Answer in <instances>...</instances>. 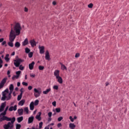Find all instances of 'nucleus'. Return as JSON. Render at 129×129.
<instances>
[{"instance_id":"1","label":"nucleus","mask_w":129,"mask_h":129,"mask_svg":"<svg viewBox=\"0 0 129 129\" xmlns=\"http://www.w3.org/2000/svg\"><path fill=\"white\" fill-rule=\"evenodd\" d=\"M21 30L22 27H21V24L19 23H16L14 26L13 29L12 28L10 33L9 41H10V42H14L15 39H16V37L21 34Z\"/></svg>"},{"instance_id":"2","label":"nucleus","mask_w":129,"mask_h":129,"mask_svg":"<svg viewBox=\"0 0 129 129\" xmlns=\"http://www.w3.org/2000/svg\"><path fill=\"white\" fill-rule=\"evenodd\" d=\"M11 122H9L7 124H5L4 128L5 129H12L14 127V122L16 121V118L13 117L11 120Z\"/></svg>"},{"instance_id":"3","label":"nucleus","mask_w":129,"mask_h":129,"mask_svg":"<svg viewBox=\"0 0 129 129\" xmlns=\"http://www.w3.org/2000/svg\"><path fill=\"white\" fill-rule=\"evenodd\" d=\"M14 64L16 67H19L21 65V63L24 62V59L21 58H17L14 60Z\"/></svg>"},{"instance_id":"4","label":"nucleus","mask_w":129,"mask_h":129,"mask_svg":"<svg viewBox=\"0 0 129 129\" xmlns=\"http://www.w3.org/2000/svg\"><path fill=\"white\" fill-rule=\"evenodd\" d=\"M8 93H6V92H2V97L1 98V100L3 101H5V100H8V98H9V96H7V94Z\"/></svg>"},{"instance_id":"5","label":"nucleus","mask_w":129,"mask_h":129,"mask_svg":"<svg viewBox=\"0 0 129 129\" xmlns=\"http://www.w3.org/2000/svg\"><path fill=\"white\" fill-rule=\"evenodd\" d=\"M1 116H3L0 118V121H4V120H7V121H11V118L8 117L6 116L5 115H2Z\"/></svg>"},{"instance_id":"6","label":"nucleus","mask_w":129,"mask_h":129,"mask_svg":"<svg viewBox=\"0 0 129 129\" xmlns=\"http://www.w3.org/2000/svg\"><path fill=\"white\" fill-rule=\"evenodd\" d=\"M38 48L39 49L40 54H44V53H45V46H41L40 45H39L38 46Z\"/></svg>"},{"instance_id":"7","label":"nucleus","mask_w":129,"mask_h":129,"mask_svg":"<svg viewBox=\"0 0 129 129\" xmlns=\"http://www.w3.org/2000/svg\"><path fill=\"white\" fill-rule=\"evenodd\" d=\"M7 105L6 102L2 103L1 106H0V112H2L5 110V107H6V105Z\"/></svg>"},{"instance_id":"8","label":"nucleus","mask_w":129,"mask_h":129,"mask_svg":"<svg viewBox=\"0 0 129 129\" xmlns=\"http://www.w3.org/2000/svg\"><path fill=\"white\" fill-rule=\"evenodd\" d=\"M34 90V92H35V93H34V96L36 98L39 97V96H40V92L39 91V90H38L36 88H35Z\"/></svg>"},{"instance_id":"9","label":"nucleus","mask_w":129,"mask_h":129,"mask_svg":"<svg viewBox=\"0 0 129 129\" xmlns=\"http://www.w3.org/2000/svg\"><path fill=\"white\" fill-rule=\"evenodd\" d=\"M17 107H18V106L17 105H15L14 106H11L9 110V111H13V110H14V111H16L17 110Z\"/></svg>"},{"instance_id":"10","label":"nucleus","mask_w":129,"mask_h":129,"mask_svg":"<svg viewBox=\"0 0 129 129\" xmlns=\"http://www.w3.org/2000/svg\"><path fill=\"white\" fill-rule=\"evenodd\" d=\"M34 65H35V61H32L31 63L29 64V68L30 70H33V69H34Z\"/></svg>"},{"instance_id":"11","label":"nucleus","mask_w":129,"mask_h":129,"mask_svg":"<svg viewBox=\"0 0 129 129\" xmlns=\"http://www.w3.org/2000/svg\"><path fill=\"white\" fill-rule=\"evenodd\" d=\"M19 115H23L24 114V109L21 108V109H18L17 110Z\"/></svg>"},{"instance_id":"12","label":"nucleus","mask_w":129,"mask_h":129,"mask_svg":"<svg viewBox=\"0 0 129 129\" xmlns=\"http://www.w3.org/2000/svg\"><path fill=\"white\" fill-rule=\"evenodd\" d=\"M59 74H60V71L59 70H55L54 72V76H55L56 78L60 76Z\"/></svg>"},{"instance_id":"13","label":"nucleus","mask_w":129,"mask_h":129,"mask_svg":"<svg viewBox=\"0 0 129 129\" xmlns=\"http://www.w3.org/2000/svg\"><path fill=\"white\" fill-rule=\"evenodd\" d=\"M8 109H9V106H7L5 111L0 114V117L2 116V115H6V114H7V111H8Z\"/></svg>"},{"instance_id":"14","label":"nucleus","mask_w":129,"mask_h":129,"mask_svg":"<svg viewBox=\"0 0 129 129\" xmlns=\"http://www.w3.org/2000/svg\"><path fill=\"white\" fill-rule=\"evenodd\" d=\"M45 59L46 60H48V61L50 59V55L49 54V51L48 50L45 52Z\"/></svg>"},{"instance_id":"15","label":"nucleus","mask_w":129,"mask_h":129,"mask_svg":"<svg viewBox=\"0 0 129 129\" xmlns=\"http://www.w3.org/2000/svg\"><path fill=\"white\" fill-rule=\"evenodd\" d=\"M41 114H42V113H41V112H39L38 113V114H37L35 117V118L36 119H38L39 121H40V120L42 119V118L41 117Z\"/></svg>"},{"instance_id":"16","label":"nucleus","mask_w":129,"mask_h":129,"mask_svg":"<svg viewBox=\"0 0 129 129\" xmlns=\"http://www.w3.org/2000/svg\"><path fill=\"white\" fill-rule=\"evenodd\" d=\"M30 44L32 47H35V46L36 45V41H35V40H31L30 41Z\"/></svg>"},{"instance_id":"17","label":"nucleus","mask_w":129,"mask_h":129,"mask_svg":"<svg viewBox=\"0 0 129 129\" xmlns=\"http://www.w3.org/2000/svg\"><path fill=\"white\" fill-rule=\"evenodd\" d=\"M56 79H57V82L60 84H62V83H63V79H62V78L61 77H57V78H56Z\"/></svg>"},{"instance_id":"18","label":"nucleus","mask_w":129,"mask_h":129,"mask_svg":"<svg viewBox=\"0 0 129 129\" xmlns=\"http://www.w3.org/2000/svg\"><path fill=\"white\" fill-rule=\"evenodd\" d=\"M29 44V40L28 38H26L24 41L22 42V45L23 46H27Z\"/></svg>"},{"instance_id":"19","label":"nucleus","mask_w":129,"mask_h":129,"mask_svg":"<svg viewBox=\"0 0 129 129\" xmlns=\"http://www.w3.org/2000/svg\"><path fill=\"white\" fill-rule=\"evenodd\" d=\"M34 121V116H32L28 118V123H32Z\"/></svg>"},{"instance_id":"20","label":"nucleus","mask_w":129,"mask_h":129,"mask_svg":"<svg viewBox=\"0 0 129 129\" xmlns=\"http://www.w3.org/2000/svg\"><path fill=\"white\" fill-rule=\"evenodd\" d=\"M13 91H14V90H10V92L8 95V98H7V100H11L12 98V93H13Z\"/></svg>"},{"instance_id":"21","label":"nucleus","mask_w":129,"mask_h":129,"mask_svg":"<svg viewBox=\"0 0 129 129\" xmlns=\"http://www.w3.org/2000/svg\"><path fill=\"white\" fill-rule=\"evenodd\" d=\"M35 106H34V102H31L30 104V110H34Z\"/></svg>"},{"instance_id":"22","label":"nucleus","mask_w":129,"mask_h":129,"mask_svg":"<svg viewBox=\"0 0 129 129\" xmlns=\"http://www.w3.org/2000/svg\"><path fill=\"white\" fill-rule=\"evenodd\" d=\"M7 80H8V78H4L1 82V84L5 86V84H6V82H7Z\"/></svg>"},{"instance_id":"23","label":"nucleus","mask_w":129,"mask_h":129,"mask_svg":"<svg viewBox=\"0 0 129 129\" xmlns=\"http://www.w3.org/2000/svg\"><path fill=\"white\" fill-rule=\"evenodd\" d=\"M26 101H25L24 99L21 100L19 103L18 105H21V106H23V105H24V104H25Z\"/></svg>"},{"instance_id":"24","label":"nucleus","mask_w":129,"mask_h":129,"mask_svg":"<svg viewBox=\"0 0 129 129\" xmlns=\"http://www.w3.org/2000/svg\"><path fill=\"white\" fill-rule=\"evenodd\" d=\"M60 65H61V70H67V68L66 67V66H65V65L63 64L62 63H60Z\"/></svg>"},{"instance_id":"25","label":"nucleus","mask_w":129,"mask_h":129,"mask_svg":"<svg viewBox=\"0 0 129 129\" xmlns=\"http://www.w3.org/2000/svg\"><path fill=\"white\" fill-rule=\"evenodd\" d=\"M24 119V117L21 116L17 118L18 122H22Z\"/></svg>"},{"instance_id":"26","label":"nucleus","mask_w":129,"mask_h":129,"mask_svg":"<svg viewBox=\"0 0 129 129\" xmlns=\"http://www.w3.org/2000/svg\"><path fill=\"white\" fill-rule=\"evenodd\" d=\"M69 126H70V128L71 129H75L76 125H75V124H74V123H71L69 124Z\"/></svg>"},{"instance_id":"27","label":"nucleus","mask_w":129,"mask_h":129,"mask_svg":"<svg viewBox=\"0 0 129 129\" xmlns=\"http://www.w3.org/2000/svg\"><path fill=\"white\" fill-rule=\"evenodd\" d=\"M51 91V88L47 89L46 91L43 92V94H48Z\"/></svg>"},{"instance_id":"28","label":"nucleus","mask_w":129,"mask_h":129,"mask_svg":"<svg viewBox=\"0 0 129 129\" xmlns=\"http://www.w3.org/2000/svg\"><path fill=\"white\" fill-rule=\"evenodd\" d=\"M15 46L16 48H20L21 46V43L19 42H16L15 44Z\"/></svg>"},{"instance_id":"29","label":"nucleus","mask_w":129,"mask_h":129,"mask_svg":"<svg viewBox=\"0 0 129 129\" xmlns=\"http://www.w3.org/2000/svg\"><path fill=\"white\" fill-rule=\"evenodd\" d=\"M22 97H23V95H22V93H20V94L18 96L17 100L18 101H20V100H21V99H22Z\"/></svg>"},{"instance_id":"30","label":"nucleus","mask_w":129,"mask_h":129,"mask_svg":"<svg viewBox=\"0 0 129 129\" xmlns=\"http://www.w3.org/2000/svg\"><path fill=\"white\" fill-rule=\"evenodd\" d=\"M24 112H26V114H29V108L28 107L24 108Z\"/></svg>"},{"instance_id":"31","label":"nucleus","mask_w":129,"mask_h":129,"mask_svg":"<svg viewBox=\"0 0 129 129\" xmlns=\"http://www.w3.org/2000/svg\"><path fill=\"white\" fill-rule=\"evenodd\" d=\"M13 42L14 41H10V42L8 43V46H9L10 47H14V43H13Z\"/></svg>"},{"instance_id":"32","label":"nucleus","mask_w":129,"mask_h":129,"mask_svg":"<svg viewBox=\"0 0 129 129\" xmlns=\"http://www.w3.org/2000/svg\"><path fill=\"white\" fill-rule=\"evenodd\" d=\"M21 71H18L16 72V76H18V77H20V75H21Z\"/></svg>"},{"instance_id":"33","label":"nucleus","mask_w":129,"mask_h":129,"mask_svg":"<svg viewBox=\"0 0 129 129\" xmlns=\"http://www.w3.org/2000/svg\"><path fill=\"white\" fill-rule=\"evenodd\" d=\"M19 67L20 70L23 71V70H24V69H25V67H23V65H22V64L21 65L20 64Z\"/></svg>"},{"instance_id":"34","label":"nucleus","mask_w":129,"mask_h":129,"mask_svg":"<svg viewBox=\"0 0 129 129\" xmlns=\"http://www.w3.org/2000/svg\"><path fill=\"white\" fill-rule=\"evenodd\" d=\"M19 78V77H18L17 75H14L12 78V80H15V79H18Z\"/></svg>"},{"instance_id":"35","label":"nucleus","mask_w":129,"mask_h":129,"mask_svg":"<svg viewBox=\"0 0 129 129\" xmlns=\"http://www.w3.org/2000/svg\"><path fill=\"white\" fill-rule=\"evenodd\" d=\"M9 90H14V85L11 84L9 87Z\"/></svg>"},{"instance_id":"36","label":"nucleus","mask_w":129,"mask_h":129,"mask_svg":"<svg viewBox=\"0 0 129 129\" xmlns=\"http://www.w3.org/2000/svg\"><path fill=\"white\" fill-rule=\"evenodd\" d=\"M30 51H31V50H30V49H29V48L26 47L25 48V52L27 53V54L30 53Z\"/></svg>"},{"instance_id":"37","label":"nucleus","mask_w":129,"mask_h":129,"mask_svg":"<svg viewBox=\"0 0 129 129\" xmlns=\"http://www.w3.org/2000/svg\"><path fill=\"white\" fill-rule=\"evenodd\" d=\"M2 46H5V47H7V46H8V45H7V41H4L2 43Z\"/></svg>"},{"instance_id":"38","label":"nucleus","mask_w":129,"mask_h":129,"mask_svg":"<svg viewBox=\"0 0 129 129\" xmlns=\"http://www.w3.org/2000/svg\"><path fill=\"white\" fill-rule=\"evenodd\" d=\"M34 105H38L39 104V100H36L34 103Z\"/></svg>"},{"instance_id":"39","label":"nucleus","mask_w":129,"mask_h":129,"mask_svg":"<svg viewBox=\"0 0 129 129\" xmlns=\"http://www.w3.org/2000/svg\"><path fill=\"white\" fill-rule=\"evenodd\" d=\"M88 8H89V9H92V8H93V4L92 3H91L88 5Z\"/></svg>"},{"instance_id":"40","label":"nucleus","mask_w":129,"mask_h":129,"mask_svg":"<svg viewBox=\"0 0 129 129\" xmlns=\"http://www.w3.org/2000/svg\"><path fill=\"white\" fill-rule=\"evenodd\" d=\"M21 125L20 124H16V129H20Z\"/></svg>"},{"instance_id":"41","label":"nucleus","mask_w":129,"mask_h":129,"mask_svg":"<svg viewBox=\"0 0 129 129\" xmlns=\"http://www.w3.org/2000/svg\"><path fill=\"white\" fill-rule=\"evenodd\" d=\"M38 69L39 70H44V66H39L38 67Z\"/></svg>"},{"instance_id":"42","label":"nucleus","mask_w":129,"mask_h":129,"mask_svg":"<svg viewBox=\"0 0 129 129\" xmlns=\"http://www.w3.org/2000/svg\"><path fill=\"white\" fill-rule=\"evenodd\" d=\"M56 112H60L61 111V109L60 108H56L55 109Z\"/></svg>"},{"instance_id":"43","label":"nucleus","mask_w":129,"mask_h":129,"mask_svg":"<svg viewBox=\"0 0 129 129\" xmlns=\"http://www.w3.org/2000/svg\"><path fill=\"white\" fill-rule=\"evenodd\" d=\"M29 58H32L33 57V52H31L28 54Z\"/></svg>"},{"instance_id":"44","label":"nucleus","mask_w":129,"mask_h":129,"mask_svg":"<svg viewBox=\"0 0 129 129\" xmlns=\"http://www.w3.org/2000/svg\"><path fill=\"white\" fill-rule=\"evenodd\" d=\"M53 89H55V90H58V87L57 85H55L53 87Z\"/></svg>"},{"instance_id":"45","label":"nucleus","mask_w":129,"mask_h":129,"mask_svg":"<svg viewBox=\"0 0 129 129\" xmlns=\"http://www.w3.org/2000/svg\"><path fill=\"white\" fill-rule=\"evenodd\" d=\"M62 119H63V117H62V116L59 117L57 118L58 121H61V120Z\"/></svg>"},{"instance_id":"46","label":"nucleus","mask_w":129,"mask_h":129,"mask_svg":"<svg viewBox=\"0 0 129 129\" xmlns=\"http://www.w3.org/2000/svg\"><path fill=\"white\" fill-rule=\"evenodd\" d=\"M42 125H43V122L41 121L39 123V128H41L42 127Z\"/></svg>"},{"instance_id":"47","label":"nucleus","mask_w":129,"mask_h":129,"mask_svg":"<svg viewBox=\"0 0 129 129\" xmlns=\"http://www.w3.org/2000/svg\"><path fill=\"white\" fill-rule=\"evenodd\" d=\"M22 85L24 86H28V84L27 83H26L25 82H22Z\"/></svg>"},{"instance_id":"48","label":"nucleus","mask_w":129,"mask_h":129,"mask_svg":"<svg viewBox=\"0 0 129 129\" xmlns=\"http://www.w3.org/2000/svg\"><path fill=\"white\" fill-rule=\"evenodd\" d=\"M69 118L72 122H73V121H74V119L72 117V116H70Z\"/></svg>"},{"instance_id":"49","label":"nucleus","mask_w":129,"mask_h":129,"mask_svg":"<svg viewBox=\"0 0 129 129\" xmlns=\"http://www.w3.org/2000/svg\"><path fill=\"white\" fill-rule=\"evenodd\" d=\"M80 54L79 53H76L75 57V58H78V57H80Z\"/></svg>"},{"instance_id":"50","label":"nucleus","mask_w":129,"mask_h":129,"mask_svg":"<svg viewBox=\"0 0 129 129\" xmlns=\"http://www.w3.org/2000/svg\"><path fill=\"white\" fill-rule=\"evenodd\" d=\"M24 12H25V13H28V12H29V9H28V8H27V7H25Z\"/></svg>"},{"instance_id":"51","label":"nucleus","mask_w":129,"mask_h":129,"mask_svg":"<svg viewBox=\"0 0 129 129\" xmlns=\"http://www.w3.org/2000/svg\"><path fill=\"white\" fill-rule=\"evenodd\" d=\"M48 115L49 117H51L52 116V112H48Z\"/></svg>"},{"instance_id":"52","label":"nucleus","mask_w":129,"mask_h":129,"mask_svg":"<svg viewBox=\"0 0 129 129\" xmlns=\"http://www.w3.org/2000/svg\"><path fill=\"white\" fill-rule=\"evenodd\" d=\"M5 59L6 60V61H7V62H9V61H10V58L7 57H5Z\"/></svg>"},{"instance_id":"53","label":"nucleus","mask_w":129,"mask_h":129,"mask_svg":"<svg viewBox=\"0 0 129 129\" xmlns=\"http://www.w3.org/2000/svg\"><path fill=\"white\" fill-rule=\"evenodd\" d=\"M28 90H32V89H33V87H32L31 86H28Z\"/></svg>"},{"instance_id":"54","label":"nucleus","mask_w":129,"mask_h":129,"mask_svg":"<svg viewBox=\"0 0 129 129\" xmlns=\"http://www.w3.org/2000/svg\"><path fill=\"white\" fill-rule=\"evenodd\" d=\"M4 92H6L7 93H9V89H6L4 91H3Z\"/></svg>"},{"instance_id":"55","label":"nucleus","mask_w":129,"mask_h":129,"mask_svg":"<svg viewBox=\"0 0 129 129\" xmlns=\"http://www.w3.org/2000/svg\"><path fill=\"white\" fill-rule=\"evenodd\" d=\"M52 104L53 106H56V101H54L52 103Z\"/></svg>"},{"instance_id":"56","label":"nucleus","mask_w":129,"mask_h":129,"mask_svg":"<svg viewBox=\"0 0 129 129\" xmlns=\"http://www.w3.org/2000/svg\"><path fill=\"white\" fill-rule=\"evenodd\" d=\"M4 85L2 84V83H0V89H2L4 87Z\"/></svg>"},{"instance_id":"57","label":"nucleus","mask_w":129,"mask_h":129,"mask_svg":"<svg viewBox=\"0 0 129 129\" xmlns=\"http://www.w3.org/2000/svg\"><path fill=\"white\" fill-rule=\"evenodd\" d=\"M3 59H2V57H0V64H3Z\"/></svg>"},{"instance_id":"58","label":"nucleus","mask_w":129,"mask_h":129,"mask_svg":"<svg viewBox=\"0 0 129 129\" xmlns=\"http://www.w3.org/2000/svg\"><path fill=\"white\" fill-rule=\"evenodd\" d=\"M17 86H18V87H20V86H21V83L18 82V83H17Z\"/></svg>"},{"instance_id":"59","label":"nucleus","mask_w":129,"mask_h":129,"mask_svg":"<svg viewBox=\"0 0 129 129\" xmlns=\"http://www.w3.org/2000/svg\"><path fill=\"white\" fill-rule=\"evenodd\" d=\"M51 120H52V118H51V117H49L48 118V121L50 122L51 121Z\"/></svg>"},{"instance_id":"60","label":"nucleus","mask_w":129,"mask_h":129,"mask_svg":"<svg viewBox=\"0 0 129 129\" xmlns=\"http://www.w3.org/2000/svg\"><path fill=\"white\" fill-rule=\"evenodd\" d=\"M20 92L21 93H22V95H23V93L24 92V91H23V88H21V89L20 90Z\"/></svg>"},{"instance_id":"61","label":"nucleus","mask_w":129,"mask_h":129,"mask_svg":"<svg viewBox=\"0 0 129 129\" xmlns=\"http://www.w3.org/2000/svg\"><path fill=\"white\" fill-rule=\"evenodd\" d=\"M4 38H1L0 39V43H2V42H4Z\"/></svg>"},{"instance_id":"62","label":"nucleus","mask_w":129,"mask_h":129,"mask_svg":"<svg viewBox=\"0 0 129 129\" xmlns=\"http://www.w3.org/2000/svg\"><path fill=\"white\" fill-rule=\"evenodd\" d=\"M61 123H59L57 124L58 127H60V126H61Z\"/></svg>"},{"instance_id":"63","label":"nucleus","mask_w":129,"mask_h":129,"mask_svg":"<svg viewBox=\"0 0 129 129\" xmlns=\"http://www.w3.org/2000/svg\"><path fill=\"white\" fill-rule=\"evenodd\" d=\"M56 2H55V1H53V2H52V5H53V6H56Z\"/></svg>"},{"instance_id":"64","label":"nucleus","mask_w":129,"mask_h":129,"mask_svg":"<svg viewBox=\"0 0 129 129\" xmlns=\"http://www.w3.org/2000/svg\"><path fill=\"white\" fill-rule=\"evenodd\" d=\"M10 74H11V72L10 71H8L7 75H10Z\"/></svg>"}]
</instances>
